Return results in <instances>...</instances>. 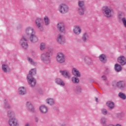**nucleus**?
I'll return each mask as SVG.
<instances>
[{"label":"nucleus","instance_id":"nucleus-1","mask_svg":"<svg viewBox=\"0 0 126 126\" xmlns=\"http://www.w3.org/2000/svg\"><path fill=\"white\" fill-rule=\"evenodd\" d=\"M25 33L26 34L23 35L22 37L20 39L19 41V45L24 50H27L28 49V42L27 40V36H31L32 34H36V32L34 28L31 26H28L25 29Z\"/></svg>","mask_w":126,"mask_h":126},{"label":"nucleus","instance_id":"nucleus-2","mask_svg":"<svg viewBox=\"0 0 126 126\" xmlns=\"http://www.w3.org/2000/svg\"><path fill=\"white\" fill-rule=\"evenodd\" d=\"M36 73V68H32L30 71L27 77V81L31 87H35L36 85V79L32 77Z\"/></svg>","mask_w":126,"mask_h":126},{"label":"nucleus","instance_id":"nucleus-3","mask_svg":"<svg viewBox=\"0 0 126 126\" xmlns=\"http://www.w3.org/2000/svg\"><path fill=\"white\" fill-rule=\"evenodd\" d=\"M51 52H47L45 53H42L40 55V60L43 63L48 64L51 63Z\"/></svg>","mask_w":126,"mask_h":126},{"label":"nucleus","instance_id":"nucleus-4","mask_svg":"<svg viewBox=\"0 0 126 126\" xmlns=\"http://www.w3.org/2000/svg\"><path fill=\"white\" fill-rule=\"evenodd\" d=\"M58 10L60 13L64 14V13H67V12L69 11V7L67 4L65 3H61L59 5Z\"/></svg>","mask_w":126,"mask_h":126},{"label":"nucleus","instance_id":"nucleus-5","mask_svg":"<svg viewBox=\"0 0 126 126\" xmlns=\"http://www.w3.org/2000/svg\"><path fill=\"white\" fill-rule=\"evenodd\" d=\"M102 13L104 15L108 18L112 17L113 16V14H112V8L109 6H104L102 7Z\"/></svg>","mask_w":126,"mask_h":126},{"label":"nucleus","instance_id":"nucleus-6","mask_svg":"<svg viewBox=\"0 0 126 126\" xmlns=\"http://www.w3.org/2000/svg\"><path fill=\"white\" fill-rule=\"evenodd\" d=\"M56 60L58 63H65L64 54L62 52L58 53L56 55Z\"/></svg>","mask_w":126,"mask_h":126},{"label":"nucleus","instance_id":"nucleus-7","mask_svg":"<svg viewBox=\"0 0 126 126\" xmlns=\"http://www.w3.org/2000/svg\"><path fill=\"white\" fill-rule=\"evenodd\" d=\"M35 25L38 28L39 31H43L44 28H43V19L41 18H37L35 20Z\"/></svg>","mask_w":126,"mask_h":126},{"label":"nucleus","instance_id":"nucleus-8","mask_svg":"<svg viewBox=\"0 0 126 126\" xmlns=\"http://www.w3.org/2000/svg\"><path fill=\"white\" fill-rule=\"evenodd\" d=\"M72 31L75 35H80L82 32L81 26L78 25L74 26L73 28Z\"/></svg>","mask_w":126,"mask_h":126},{"label":"nucleus","instance_id":"nucleus-9","mask_svg":"<svg viewBox=\"0 0 126 126\" xmlns=\"http://www.w3.org/2000/svg\"><path fill=\"white\" fill-rule=\"evenodd\" d=\"M38 110L41 114H48V112H49V108L45 104H42L39 106Z\"/></svg>","mask_w":126,"mask_h":126},{"label":"nucleus","instance_id":"nucleus-10","mask_svg":"<svg viewBox=\"0 0 126 126\" xmlns=\"http://www.w3.org/2000/svg\"><path fill=\"white\" fill-rule=\"evenodd\" d=\"M57 29L61 33H65V28H64V23L60 22L57 24Z\"/></svg>","mask_w":126,"mask_h":126},{"label":"nucleus","instance_id":"nucleus-11","mask_svg":"<svg viewBox=\"0 0 126 126\" xmlns=\"http://www.w3.org/2000/svg\"><path fill=\"white\" fill-rule=\"evenodd\" d=\"M17 92L19 95L23 96L24 95H26L27 94V89H26V87L24 86H21L18 88Z\"/></svg>","mask_w":126,"mask_h":126},{"label":"nucleus","instance_id":"nucleus-12","mask_svg":"<svg viewBox=\"0 0 126 126\" xmlns=\"http://www.w3.org/2000/svg\"><path fill=\"white\" fill-rule=\"evenodd\" d=\"M57 41L59 44L63 45L65 44V37L63 34H59L57 36Z\"/></svg>","mask_w":126,"mask_h":126},{"label":"nucleus","instance_id":"nucleus-13","mask_svg":"<svg viewBox=\"0 0 126 126\" xmlns=\"http://www.w3.org/2000/svg\"><path fill=\"white\" fill-rule=\"evenodd\" d=\"M8 123L10 126H19V123L16 120L15 118H11L8 120Z\"/></svg>","mask_w":126,"mask_h":126},{"label":"nucleus","instance_id":"nucleus-14","mask_svg":"<svg viewBox=\"0 0 126 126\" xmlns=\"http://www.w3.org/2000/svg\"><path fill=\"white\" fill-rule=\"evenodd\" d=\"M60 72L61 74H62V75L64 77H65V78L69 79L70 78H71V74L67 70H61L60 71Z\"/></svg>","mask_w":126,"mask_h":126},{"label":"nucleus","instance_id":"nucleus-15","mask_svg":"<svg viewBox=\"0 0 126 126\" xmlns=\"http://www.w3.org/2000/svg\"><path fill=\"white\" fill-rule=\"evenodd\" d=\"M26 107L28 111H29L30 112H32V113L35 112V108L33 106V104H32L30 101H27L26 103Z\"/></svg>","mask_w":126,"mask_h":126},{"label":"nucleus","instance_id":"nucleus-16","mask_svg":"<svg viewBox=\"0 0 126 126\" xmlns=\"http://www.w3.org/2000/svg\"><path fill=\"white\" fill-rule=\"evenodd\" d=\"M30 40L32 44H35L38 42V37L36 35V33H32L31 35H30Z\"/></svg>","mask_w":126,"mask_h":126},{"label":"nucleus","instance_id":"nucleus-17","mask_svg":"<svg viewBox=\"0 0 126 126\" xmlns=\"http://www.w3.org/2000/svg\"><path fill=\"white\" fill-rule=\"evenodd\" d=\"M71 73L74 76H76V77H80V76H81L80 71L76 68H73L71 70Z\"/></svg>","mask_w":126,"mask_h":126},{"label":"nucleus","instance_id":"nucleus-18","mask_svg":"<svg viewBox=\"0 0 126 126\" xmlns=\"http://www.w3.org/2000/svg\"><path fill=\"white\" fill-rule=\"evenodd\" d=\"M118 62L121 65H125L126 63V59L124 56H121L118 58Z\"/></svg>","mask_w":126,"mask_h":126},{"label":"nucleus","instance_id":"nucleus-19","mask_svg":"<svg viewBox=\"0 0 126 126\" xmlns=\"http://www.w3.org/2000/svg\"><path fill=\"white\" fill-rule=\"evenodd\" d=\"M45 102L48 104V105H49V106H54V105L56 104V100L52 97L47 98L46 99Z\"/></svg>","mask_w":126,"mask_h":126},{"label":"nucleus","instance_id":"nucleus-20","mask_svg":"<svg viewBox=\"0 0 126 126\" xmlns=\"http://www.w3.org/2000/svg\"><path fill=\"white\" fill-rule=\"evenodd\" d=\"M55 82L57 85H60V86H65V83L63 80V79L60 78H57L55 79Z\"/></svg>","mask_w":126,"mask_h":126},{"label":"nucleus","instance_id":"nucleus-21","mask_svg":"<svg viewBox=\"0 0 126 126\" xmlns=\"http://www.w3.org/2000/svg\"><path fill=\"white\" fill-rule=\"evenodd\" d=\"M98 59L101 63H105L106 62H107V55L106 54H100L99 56Z\"/></svg>","mask_w":126,"mask_h":126},{"label":"nucleus","instance_id":"nucleus-22","mask_svg":"<svg viewBox=\"0 0 126 126\" xmlns=\"http://www.w3.org/2000/svg\"><path fill=\"white\" fill-rule=\"evenodd\" d=\"M116 86L120 89H125L126 88V85L125 82L123 81H120L116 83Z\"/></svg>","mask_w":126,"mask_h":126},{"label":"nucleus","instance_id":"nucleus-23","mask_svg":"<svg viewBox=\"0 0 126 126\" xmlns=\"http://www.w3.org/2000/svg\"><path fill=\"white\" fill-rule=\"evenodd\" d=\"M2 70L4 72H9L10 71V68H9V66L8 64L6 63H4L2 65Z\"/></svg>","mask_w":126,"mask_h":126},{"label":"nucleus","instance_id":"nucleus-24","mask_svg":"<svg viewBox=\"0 0 126 126\" xmlns=\"http://www.w3.org/2000/svg\"><path fill=\"white\" fill-rule=\"evenodd\" d=\"M89 38V34L87 32H85L82 37V41L84 43H87V41Z\"/></svg>","mask_w":126,"mask_h":126},{"label":"nucleus","instance_id":"nucleus-25","mask_svg":"<svg viewBox=\"0 0 126 126\" xmlns=\"http://www.w3.org/2000/svg\"><path fill=\"white\" fill-rule=\"evenodd\" d=\"M84 61L88 64H92L93 63V60L87 56L84 57Z\"/></svg>","mask_w":126,"mask_h":126},{"label":"nucleus","instance_id":"nucleus-26","mask_svg":"<svg viewBox=\"0 0 126 126\" xmlns=\"http://www.w3.org/2000/svg\"><path fill=\"white\" fill-rule=\"evenodd\" d=\"M7 116L8 118H10V119H11V118H15V117L16 115L14 111L9 110L7 112Z\"/></svg>","mask_w":126,"mask_h":126},{"label":"nucleus","instance_id":"nucleus-27","mask_svg":"<svg viewBox=\"0 0 126 126\" xmlns=\"http://www.w3.org/2000/svg\"><path fill=\"white\" fill-rule=\"evenodd\" d=\"M85 10V7H79L77 9V12L79 15H84Z\"/></svg>","mask_w":126,"mask_h":126},{"label":"nucleus","instance_id":"nucleus-28","mask_svg":"<svg viewBox=\"0 0 126 126\" xmlns=\"http://www.w3.org/2000/svg\"><path fill=\"white\" fill-rule=\"evenodd\" d=\"M43 20L44 24L46 25V26L50 25V24L51 23V20H50V18H49L48 16H45L43 18Z\"/></svg>","mask_w":126,"mask_h":126},{"label":"nucleus","instance_id":"nucleus-29","mask_svg":"<svg viewBox=\"0 0 126 126\" xmlns=\"http://www.w3.org/2000/svg\"><path fill=\"white\" fill-rule=\"evenodd\" d=\"M106 106L112 110L115 108V103L112 101H108L106 102Z\"/></svg>","mask_w":126,"mask_h":126},{"label":"nucleus","instance_id":"nucleus-30","mask_svg":"<svg viewBox=\"0 0 126 126\" xmlns=\"http://www.w3.org/2000/svg\"><path fill=\"white\" fill-rule=\"evenodd\" d=\"M114 68L116 71L120 72L122 71V66L120 64L116 63L115 64Z\"/></svg>","mask_w":126,"mask_h":126},{"label":"nucleus","instance_id":"nucleus-31","mask_svg":"<svg viewBox=\"0 0 126 126\" xmlns=\"http://www.w3.org/2000/svg\"><path fill=\"white\" fill-rule=\"evenodd\" d=\"M118 96L119 98H120V99H122V100H126V94L124 93H119Z\"/></svg>","mask_w":126,"mask_h":126},{"label":"nucleus","instance_id":"nucleus-32","mask_svg":"<svg viewBox=\"0 0 126 126\" xmlns=\"http://www.w3.org/2000/svg\"><path fill=\"white\" fill-rule=\"evenodd\" d=\"M27 61L29 63H31V64H32V65H36L37 64V63L32 59V58L30 57H27Z\"/></svg>","mask_w":126,"mask_h":126},{"label":"nucleus","instance_id":"nucleus-33","mask_svg":"<svg viewBox=\"0 0 126 126\" xmlns=\"http://www.w3.org/2000/svg\"><path fill=\"white\" fill-rule=\"evenodd\" d=\"M71 81L73 83H79V79L75 76L71 78Z\"/></svg>","mask_w":126,"mask_h":126},{"label":"nucleus","instance_id":"nucleus-34","mask_svg":"<svg viewBox=\"0 0 126 126\" xmlns=\"http://www.w3.org/2000/svg\"><path fill=\"white\" fill-rule=\"evenodd\" d=\"M107 122V119L105 117H102L100 119V123L102 126H105L106 125V122Z\"/></svg>","mask_w":126,"mask_h":126},{"label":"nucleus","instance_id":"nucleus-35","mask_svg":"<svg viewBox=\"0 0 126 126\" xmlns=\"http://www.w3.org/2000/svg\"><path fill=\"white\" fill-rule=\"evenodd\" d=\"M46 49V43L42 42L40 44V50L41 51H44Z\"/></svg>","mask_w":126,"mask_h":126},{"label":"nucleus","instance_id":"nucleus-36","mask_svg":"<svg viewBox=\"0 0 126 126\" xmlns=\"http://www.w3.org/2000/svg\"><path fill=\"white\" fill-rule=\"evenodd\" d=\"M78 5L79 6V7H84V4H85V2H84V1L83 0H79L78 2Z\"/></svg>","mask_w":126,"mask_h":126},{"label":"nucleus","instance_id":"nucleus-37","mask_svg":"<svg viewBox=\"0 0 126 126\" xmlns=\"http://www.w3.org/2000/svg\"><path fill=\"white\" fill-rule=\"evenodd\" d=\"M75 91L77 93H80L82 91V88L80 86H77L75 89Z\"/></svg>","mask_w":126,"mask_h":126},{"label":"nucleus","instance_id":"nucleus-38","mask_svg":"<svg viewBox=\"0 0 126 126\" xmlns=\"http://www.w3.org/2000/svg\"><path fill=\"white\" fill-rule=\"evenodd\" d=\"M3 107L6 109H9L11 108V106H10L8 103L5 102L4 103Z\"/></svg>","mask_w":126,"mask_h":126},{"label":"nucleus","instance_id":"nucleus-39","mask_svg":"<svg viewBox=\"0 0 126 126\" xmlns=\"http://www.w3.org/2000/svg\"><path fill=\"white\" fill-rule=\"evenodd\" d=\"M101 114L102 115H106L108 114V111H107V109L105 108H102L101 109Z\"/></svg>","mask_w":126,"mask_h":126},{"label":"nucleus","instance_id":"nucleus-40","mask_svg":"<svg viewBox=\"0 0 126 126\" xmlns=\"http://www.w3.org/2000/svg\"><path fill=\"white\" fill-rule=\"evenodd\" d=\"M101 78L102 80H106L107 79V76L106 75H103Z\"/></svg>","mask_w":126,"mask_h":126},{"label":"nucleus","instance_id":"nucleus-41","mask_svg":"<svg viewBox=\"0 0 126 126\" xmlns=\"http://www.w3.org/2000/svg\"><path fill=\"white\" fill-rule=\"evenodd\" d=\"M34 121L36 123H38V122H39V118L37 117H34Z\"/></svg>","mask_w":126,"mask_h":126},{"label":"nucleus","instance_id":"nucleus-42","mask_svg":"<svg viewBox=\"0 0 126 126\" xmlns=\"http://www.w3.org/2000/svg\"><path fill=\"white\" fill-rule=\"evenodd\" d=\"M24 126H30V124H29V123L27 122L25 124Z\"/></svg>","mask_w":126,"mask_h":126},{"label":"nucleus","instance_id":"nucleus-43","mask_svg":"<svg viewBox=\"0 0 126 126\" xmlns=\"http://www.w3.org/2000/svg\"><path fill=\"white\" fill-rule=\"evenodd\" d=\"M60 126H66V125L63 123V124H61Z\"/></svg>","mask_w":126,"mask_h":126},{"label":"nucleus","instance_id":"nucleus-44","mask_svg":"<svg viewBox=\"0 0 126 126\" xmlns=\"http://www.w3.org/2000/svg\"><path fill=\"white\" fill-rule=\"evenodd\" d=\"M120 116H121V114H118V115H117V118H118V119H120Z\"/></svg>","mask_w":126,"mask_h":126},{"label":"nucleus","instance_id":"nucleus-45","mask_svg":"<svg viewBox=\"0 0 126 126\" xmlns=\"http://www.w3.org/2000/svg\"><path fill=\"white\" fill-rule=\"evenodd\" d=\"M95 100H96V102H98V98H95Z\"/></svg>","mask_w":126,"mask_h":126}]
</instances>
